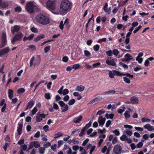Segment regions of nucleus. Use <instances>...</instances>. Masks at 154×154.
Masks as SVG:
<instances>
[{
    "label": "nucleus",
    "mask_w": 154,
    "mask_h": 154,
    "mask_svg": "<svg viewBox=\"0 0 154 154\" xmlns=\"http://www.w3.org/2000/svg\"><path fill=\"white\" fill-rule=\"evenodd\" d=\"M72 3L68 0H63L60 3L59 12L60 14H65L71 9Z\"/></svg>",
    "instance_id": "obj_1"
},
{
    "label": "nucleus",
    "mask_w": 154,
    "mask_h": 154,
    "mask_svg": "<svg viewBox=\"0 0 154 154\" xmlns=\"http://www.w3.org/2000/svg\"><path fill=\"white\" fill-rule=\"evenodd\" d=\"M35 19L37 22L42 25H47L50 23L49 18L42 14L37 15Z\"/></svg>",
    "instance_id": "obj_2"
},
{
    "label": "nucleus",
    "mask_w": 154,
    "mask_h": 154,
    "mask_svg": "<svg viewBox=\"0 0 154 154\" xmlns=\"http://www.w3.org/2000/svg\"><path fill=\"white\" fill-rule=\"evenodd\" d=\"M26 9L28 12L32 13L34 11V10H39L40 8L38 6L35 5L33 2H29L26 5Z\"/></svg>",
    "instance_id": "obj_3"
},
{
    "label": "nucleus",
    "mask_w": 154,
    "mask_h": 154,
    "mask_svg": "<svg viewBox=\"0 0 154 154\" xmlns=\"http://www.w3.org/2000/svg\"><path fill=\"white\" fill-rule=\"evenodd\" d=\"M57 2L55 0H48L46 2L47 8L51 11L55 10L56 8Z\"/></svg>",
    "instance_id": "obj_4"
},
{
    "label": "nucleus",
    "mask_w": 154,
    "mask_h": 154,
    "mask_svg": "<svg viewBox=\"0 0 154 154\" xmlns=\"http://www.w3.org/2000/svg\"><path fill=\"white\" fill-rule=\"evenodd\" d=\"M23 34L21 32L16 34L11 40V42L13 43L16 41H20L23 36Z\"/></svg>",
    "instance_id": "obj_5"
},
{
    "label": "nucleus",
    "mask_w": 154,
    "mask_h": 154,
    "mask_svg": "<svg viewBox=\"0 0 154 154\" xmlns=\"http://www.w3.org/2000/svg\"><path fill=\"white\" fill-rule=\"evenodd\" d=\"M106 63L109 65L114 66H116V64L114 60L111 57L108 58L106 61Z\"/></svg>",
    "instance_id": "obj_6"
},
{
    "label": "nucleus",
    "mask_w": 154,
    "mask_h": 154,
    "mask_svg": "<svg viewBox=\"0 0 154 154\" xmlns=\"http://www.w3.org/2000/svg\"><path fill=\"white\" fill-rule=\"evenodd\" d=\"M59 104L62 107V112H64L67 111L68 109V105L66 104L62 101L59 102Z\"/></svg>",
    "instance_id": "obj_7"
},
{
    "label": "nucleus",
    "mask_w": 154,
    "mask_h": 154,
    "mask_svg": "<svg viewBox=\"0 0 154 154\" xmlns=\"http://www.w3.org/2000/svg\"><path fill=\"white\" fill-rule=\"evenodd\" d=\"M122 148L121 146L118 145H116L113 149V152L115 154H120L122 153Z\"/></svg>",
    "instance_id": "obj_8"
},
{
    "label": "nucleus",
    "mask_w": 154,
    "mask_h": 154,
    "mask_svg": "<svg viewBox=\"0 0 154 154\" xmlns=\"http://www.w3.org/2000/svg\"><path fill=\"white\" fill-rule=\"evenodd\" d=\"M23 120L21 119L20 120V122H19L18 125L17 131V133L19 134H21L22 133V130L23 126Z\"/></svg>",
    "instance_id": "obj_9"
},
{
    "label": "nucleus",
    "mask_w": 154,
    "mask_h": 154,
    "mask_svg": "<svg viewBox=\"0 0 154 154\" xmlns=\"http://www.w3.org/2000/svg\"><path fill=\"white\" fill-rule=\"evenodd\" d=\"M46 116L45 114H38V113L36 117V120L37 122H40L42 119H45Z\"/></svg>",
    "instance_id": "obj_10"
},
{
    "label": "nucleus",
    "mask_w": 154,
    "mask_h": 154,
    "mask_svg": "<svg viewBox=\"0 0 154 154\" xmlns=\"http://www.w3.org/2000/svg\"><path fill=\"white\" fill-rule=\"evenodd\" d=\"M20 29V26H19L15 25L11 28V32L13 34L15 32L19 31Z\"/></svg>",
    "instance_id": "obj_11"
},
{
    "label": "nucleus",
    "mask_w": 154,
    "mask_h": 154,
    "mask_svg": "<svg viewBox=\"0 0 154 154\" xmlns=\"http://www.w3.org/2000/svg\"><path fill=\"white\" fill-rule=\"evenodd\" d=\"M6 34L5 32H3L2 35V47L5 46L7 43Z\"/></svg>",
    "instance_id": "obj_12"
},
{
    "label": "nucleus",
    "mask_w": 154,
    "mask_h": 154,
    "mask_svg": "<svg viewBox=\"0 0 154 154\" xmlns=\"http://www.w3.org/2000/svg\"><path fill=\"white\" fill-rule=\"evenodd\" d=\"M102 99V97L98 96L91 100L88 103V104H92L98 102Z\"/></svg>",
    "instance_id": "obj_13"
},
{
    "label": "nucleus",
    "mask_w": 154,
    "mask_h": 154,
    "mask_svg": "<svg viewBox=\"0 0 154 154\" xmlns=\"http://www.w3.org/2000/svg\"><path fill=\"white\" fill-rule=\"evenodd\" d=\"M105 121V118H103L102 116L99 117L98 120V122H99L100 125L101 126H103L104 125Z\"/></svg>",
    "instance_id": "obj_14"
},
{
    "label": "nucleus",
    "mask_w": 154,
    "mask_h": 154,
    "mask_svg": "<svg viewBox=\"0 0 154 154\" xmlns=\"http://www.w3.org/2000/svg\"><path fill=\"white\" fill-rule=\"evenodd\" d=\"M9 50L10 49L8 47H6L1 49L0 51V57L8 53Z\"/></svg>",
    "instance_id": "obj_15"
},
{
    "label": "nucleus",
    "mask_w": 154,
    "mask_h": 154,
    "mask_svg": "<svg viewBox=\"0 0 154 154\" xmlns=\"http://www.w3.org/2000/svg\"><path fill=\"white\" fill-rule=\"evenodd\" d=\"M82 118V116L80 115L74 118L73 119V122L75 123H79Z\"/></svg>",
    "instance_id": "obj_16"
},
{
    "label": "nucleus",
    "mask_w": 154,
    "mask_h": 154,
    "mask_svg": "<svg viewBox=\"0 0 154 154\" xmlns=\"http://www.w3.org/2000/svg\"><path fill=\"white\" fill-rule=\"evenodd\" d=\"M125 58L123 59V61L124 62H127L133 59L132 56L129 54H125Z\"/></svg>",
    "instance_id": "obj_17"
},
{
    "label": "nucleus",
    "mask_w": 154,
    "mask_h": 154,
    "mask_svg": "<svg viewBox=\"0 0 154 154\" xmlns=\"http://www.w3.org/2000/svg\"><path fill=\"white\" fill-rule=\"evenodd\" d=\"M34 102L32 100L29 101L27 104V106L25 109V111H26L28 109H31L34 105Z\"/></svg>",
    "instance_id": "obj_18"
},
{
    "label": "nucleus",
    "mask_w": 154,
    "mask_h": 154,
    "mask_svg": "<svg viewBox=\"0 0 154 154\" xmlns=\"http://www.w3.org/2000/svg\"><path fill=\"white\" fill-rule=\"evenodd\" d=\"M144 128L147 129V130L150 131H154V127L151 126L149 124H147L144 126Z\"/></svg>",
    "instance_id": "obj_19"
},
{
    "label": "nucleus",
    "mask_w": 154,
    "mask_h": 154,
    "mask_svg": "<svg viewBox=\"0 0 154 154\" xmlns=\"http://www.w3.org/2000/svg\"><path fill=\"white\" fill-rule=\"evenodd\" d=\"M67 23H69V20L67 18L65 20L64 23L63 21H61L60 23L59 27L61 30H63V28L64 25Z\"/></svg>",
    "instance_id": "obj_20"
},
{
    "label": "nucleus",
    "mask_w": 154,
    "mask_h": 154,
    "mask_svg": "<svg viewBox=\"0 0 154 154\" xmlns=\"http://www.w3.org/2000/svg\"><path fill=\"white\" fill-rule=\"evenodd\" d=\"M131 102L133 104H137L138 103V98L135 97H133L131 99Z\"/></svg>",
    "instance_id": "obj_21"
},
{
    "label": "nucleus",
    "mask_w": 154,
    "mask_h": 154,
    "mask_svg": "<svg viewBox=\"0 0 154 154\" xmlns=\"http://www.w3.org/2000/svg\"><path fill=\"white\" fill-rule=\"evenodd\" d=\"M41 61L40 57L39 55H38L36 58L35 61L34 63V66H38V65Z\"/></svg>",
    "instance_id": "obj_22"
},
{
    "label": "nucleus",
    "mask_w": 154,
    "mask_h": 154,
    "mask_svg": "<svg viewBox=\"0 0 154 154\" xmlns=\"http://www.w3.org/2000/svg\"><path fill=\"white\" fill-rule=\"evenodd\" d=\"M123 134H125L129 136H131L133 134V132L132 130H129L126 129L123 132Z\"/></svg>",
    "instance_id": "obj_23"
},
{
    "label": "nucleus",
    "mask_w": 154,
    "mask_h": 154,
    "mask_svg": "<svg viewBox=\"0 0 154 154\" xmlns=\"http://www.w3.org/2000/svg\"><path fill=\"white\" fill-rule=\"evenodd\" d=\"M38 111V109H37L36 107L35 106L34 107L33 109L30 111V113L29 114V115H30L31 116H32L34 114H35V113Z\"/></svg>",
    "instance_id": "obj_24"
},
{
    "label": "nucleus",
    "mask_w": 154,
    "mask_h": 154,
    "mask_svg": "<svg viewBox=\"0 0 154 154\" xmlns=\"http://www.w3.org/2000/svg\"><path fill=\"white\" fill-rule=\"evenodd\" d=\"M85 88V87L84 86L80 85L76 87V90L80 92H82L84 90Z\"/></svg>",
    "instance_id": "obj_25"
},
{
    "label": "nucleus",
    "mask_w": 154,
    "mask_h": 154,
    "mask_svg": "<svg viewBox=\"0 0 154 154\" xmlns=\"http://www.w3.org/2000/svg\"><path fill=\"white\" fill-rule=\"evenodd\" d=\"M116 91L115 90H111L105 92L103 93V95H112L115 94Z\"/></svg>",
    "instance_id": "obj_26"
},
{
    "label": "nucleus",
    "mask_w": 154,
    "mask_h": 154,
    "mask_svg": "<svg viewBox=\"0 0 154 154\" xmlns=\"http://www.w3.org/2000/svg\"><path fill=\"white\" fill-rule=\"evenodd\" d=\"M108 5L107 3H106L105 4V5L103 9L105 12L107 14H109V11L110 10L108 8Z\"/></svg>",
    "instance_id": "obj_27"
},
{
    "label": "nucleus",
    "mask_w": 154,
    "mask_h": 154,
    "mask_svg": "<svg viewBox=\"0 0 154 154\" xmlns=\"http://www.w3.org/2000/svg\"><path fill=\"white\" fill-rule=\"evenodd\" d=\"M8 97L10 99H12L13 96V91L12 90H11V89H9L8 90Z\"/></svg>",
    "instance_id": "obj_28"
},
{
    "label": "nucleus",
    "mask_w": 154,
    "mask_h": 154,
    "mask_svg": "<svg viewBox=\"0 0 154 154\" xmlns=\"http://www.w3.org/2000/svg\"><path fill=\"white\" fill-rule=\"evenodd\" d=\"M45 38V35H40L38 36V37L35 38L34 41L35 42H38L40 40V39L44 38Z\"/></svg>",
    "instance_id": "obj_29"
},
{
    "label": "nucleus",
    "mask_w": 154,
    "mask_h": 154,
    "mask_svg": "<svg viewBox=\"0 0 154 154\" xmlns=\"http://www.w3.org/2000/svg\"><path fill=\"white\" fill-rule=\"evenodd\" d=\"M8 4L7 2H2L1 6L2 8H4L8 7Z\"/></svg>",
    "instance_id": "obj_30"
},
{
    "label": "nucleus",
    "mask_w": 154,
    "mask_h": 154,
    "mask_svg": "<svg viewBox=\"0 0 154 154\" xmlns=\"http://www.w3.org/2000/svg\"><path fill=\"white\" fill-rule=\"evenodd\" d=\"M68 150L67 152V154H77V152L76 151H72L71 148L68 147Z\"/></svg>",
    "instance_id": "obj_31"
},
{
    "label": "nucleus",
    "mask_w": 154,
    "mask_h": 154,
    "mask_svg": "<svg viewBox=\"0 0 154 154\" xmlns=\"http://www.w3.org/2000/svg\"><path fill=\"white\" fill-rule=\"evenodd\" d=\"M128 137L125 134H124L120 137V139L122 141H126L127 140Z\"/></svg>",
    "instance_id": "obj_32"
},
{
    "label": "nucleus",
    "mask_w": 154,
    "mask_h": 154,
    "mask_svg": "<svg viewBox=\"0 0 154 154\" xmlns=\"http://www.w3.org/2000/svg\"><path fill=\"white\" fill-rule=\"evenodd\" d=\"M124 115L125 119H127L130 117V113L129 111H126L124 113Z\"/></svg>",
    "instance_id": "obj_33"
},
{
    "label": "nucleus",
    "mask_w": 154,
    "mask_h": 154,
    "mask_svg": "<svg viewBox=\"0 0 154 154\" xmlns=\"http://www.w3.org/2000/svg\"><path fill=\"white\" fill-rule=\"evenodd\" d=\"M34 147L35 148H38L40 146V144L39 142L37 141H33Z\"/></svg>",
    "instance_id": "obj_34"
},
{
    "label": "nucleus",
    "mask_w": 154,
    "mask_h": 154,
    "mask_svg": "<svg viewBox=\"0 0 154 154\" xmlns=\"http://www.w3.org/2000/svg\"><path fill=\"white\" fill-rule=\"evenodd\" d=\"M79 149V152H80V154H86V151L83 148L80 146Z\"/></svg>",
    "instance_id": "obj_35"
},
{
    "label": "nucleus",
    "mask_w": 154,
    "mask_h": 154,
    "mask_svg": "<svg viewBox=\"0 0 154 154\" xmlns=\"http://www.w3.org/2000/svg\"><path fill=\"white\" fill-rule=\"evenodd\" d=\"M45 150V147H40L39 148V152L40 154H44Z\"/></svg>",
    "instance_id": "obj_36"
},
{
    "label": "nucleus",
    "mask_w": 154,
    "mask_h": 154,
    "mask_svg": "<svg viewBox=\"0 0 154 154\" xmlns=\"http://www.w3.org/2000/svg\"><path fill=\"white\" fill-rule=\"evenodd\" d=\"M25 89L23 88H21L18 89L17 91V94H22L25 92Z\"/></svg>",
    "instance_id": "obj_37"
},
{
    "label": "nucleus",
    "mask_w": 154,
    "mask_h": 154,
    "mask_svg": "<svg viewBox=\"0 0 154 154\" xmlns=\"http://www.w3.org/2000/svg\"><path fill=\"white\" fill-rule=\"evenodd\" d=\"M63 135V134L62 133L60 132H58L57 133L55 134L54 138H56L62 136Z\"/></svg>",
    "instance_id": "obj_38"
},
{
    "label": "nucleus",
    "mask_w": 154,
    "mask_h": 154,
    "mask_svg": "<svg viewBox=\"0 0 154 154\" xmlns=\"http://www.w3.org/2000/svg\"><path fill=\"white\" fill-rule=\"evenodd\" d=\"M80 66V65L79 63L76 64L72 66L73 69L75 70L78 69Z\"/></svg>",
    "instance_id": "obj_39"
},
{
    "label": "nucleus",
    "mask_w": 154,
    "mask_h": 154,
    "mask_svg": "<svg viewBox=\"0 0 154 154\" xmlns=\"http://www.w3.org/2000/svg\"><path fill=\"white\" fill-rule=\"evenodd\" d=\"M136 60L140 64L142 63L143 59L142 57H137L136 59Z\"/></svg>",
    "instance_id": "obj_40"
},
{
    "label": "nucleus",
    "mask_w": 154,
    "mask_h": 154,
    "mask_svg": "<svg viewBox=\"0 0 154 154\" xmlns=\"http://www.w3.org/2000/svg\"><path fill=\"white\" fill-rule=\"evenodd\" d=\"M115 74L111 71H109V75L111 78H113Z\"/></svg>",
    "instance_id": "obj_41"
},
{
    "label": "nucleus",
    "mask_w": 154,
    "mask_h": 154,
    "mask_svg": "<svg viewBox=\"0 0 154 154\" xmlns=\"http://www.w3.org/2000/svg\"><path fill=\"white\" fill-rule=\"evenodd\" d=\"M34 60H35L34 57L33 56L31 58V59L30 60V62H29L30 67H31L33 64L34 65V64L33 63V62Z\"/></svg>",
    "instance_id": "obj_42"
},
{
    "label": "nucleus",
    "mask_w": 154,
    "mask_h": 154,
    "mask_svg": "<svg viewBox=\"0 0 154 154\" xmlns=\"http://www.w3.org/2000/svg\"><path fill=\"white\" fill-rule=\"evenodd\" d=\"M123 80L127 84H129L130 83V79H128V78H127L126 77H124L123 78Z\"/></svg>",
    "instance_id": "obj_43"
},
{
    "label": "nucleus",
    "mask_w": 154,
    "mask_h": 154,
    "mask_svg": "<svg viewBox=\"0 0 154 154\" xmlns=\"http://www.w3.org/2000/svg\"><path fill=\"white\" fill-rule=\"evenodd\" d=\"M113 133L115 134L116 136H119L120 134V133L119 129H116L115 130L112 131Z\"/></svg>",
    "instance_id": "obj_44"
},
{
    "label": "nucleus",
    "mask_w": 154,
    "mask_h": 154,
    "mask_svg": "<svg viewBox=\"0 0 154 154\" xmlns=\"http://www.w3.org/2000/svg\"><path fill=\"white\" fill-rule=\"evenodd\" d=\"M125 128L126 129H128L129 130H131L133 128V126L128 125H125L124 126Z\"/></svg>",
    "instance_id": "obj_45"
},
{
    "label": "nucleus",
    "mask_w": 154,
    "mask_h": 154,
    "mask_svg": "<svg viewBox=\"0 0 154 154\" xmlns=\"http://www.w3.org/2000/svg\"><path fill=\"white\" fill-rule=\"evenodd\" d=\"M85 130L86 129H85V128H84L82 129L80 133L79 134V136L80 137H82V135L85 134Z\"/></svg>",
    "instance_id": "obj_46"
},
{
    "label": "nucleus",
    "mask_w": 154,
    "mask_h": 154,
    "mask_svg": "<svg viewBox=\"0 0 154 154\" xmlns=\"http://www.w3.org/2000/svg\"><path fill=\"white\" fill-rule=\"evenodd\" d=\"M112 53L115 55L116 56L119 54V52L117 49H115L112 50Z\"/></svg>",
    "instance_id": "obj_47"
},
{
    "label": "nucleus",
    "mask_w": 154,
    "mask_h": 154,
    "mask_svg": "<svg viewBox=\"0 0 154 154\" xmlns=\"http://www.w3.org/2000/svg\"><path fill=\"white\" fill-rule=\"evenodd\" d=\"M113 71L115 72L116 75L117 76H122L123 75V73H121L117 71L114 70Z\"/></svg>",
    "instance_id": "obj_48"
},
{
    "label": "nucleus",
    "mask_w": 154,
    "mask_h": 154,
    "mask_svg": "<svg viewBox=\"0 0 154 154\" xmlns=\"http://www.w3.org/2000/svg\"><path fill=\"white\" fill-rule=\"evenodd\" d=\"M79 147L78 145H75L72 146V149L73 150L76 152L79 148Z\"/></svg>",
    "instance_id": "obj_49"
},
{
    "label": "nucleus",
    "mask_w": 154,
    "mask_h": 154,
    "mask_svg": "<svg viewBox=\"0 0 154 154\" xmlns=\"http://www.w3.org/2000/svg\"><path fill=\"white\" fill-rule=\"evenodd\" d=\"M29 47L31 51L35 50L36 49V47L33 45H29Z\"/></svg>",
    "instance_id": "obj_50"
},
{
    "label": "nucleus",
    "mask_w": 154,
    "mask_h": 154,
    "mask_svg": "<svg viewBox=\"0 0 154 154\" xmlns=\"http://www.w3.org/2000/svg\"><path fill=\"white\" fill-rule=\"evenodd\" d=\"M119 64L120 65L122 66L125 69H127L128 68V65L122 62H120L119 63Z\"/></svg>",
    "instance_id": "obj_51"
},
{
    "label": "nucleus",
    "mask_w": 154,
    "mask_h": 154,
    "mask_svg": "<svg viewBox=\"0 0 154 154\" xmlns=\"http://www.w3.org/2000/svg\"><path fill=\"white\" fill-rule=\"evenodd\" d=\"M105 111L103 109L99 110L97 112V115H100L102 114H104L105 113Z\"/></svg>",
    "instance_id": "obj_52"
},
{
    "label": "nucleus",
    "mask_w": 154,
    "mask_h": 154,
    "mask_svg": "<svg viewBox=\"0 0 154 154\" xmlns=\"http://www.w3.org/2000/svg\"><path fill=\"white\" fill-rule=\"evenodd\" d=\"M141 120L143 122H150L151 121V120L150 119H148L147 118H143L141 119Z\"/></svg>",
    "instance_id": "obj_53"
},
{
    "label": "nucleus",
    "mask_w": 154,
    "mask_h": 154,
    "mask_svg": "<svg viewBox=\"0 0 154 154\" xmlns=\"http://www.w3.org/2000/svg\"><path fill=\"white\" fill-rule=\"evenodd\" d=\"M69 93V91L67 89H64L63 90V91H62V94L64 95H65L67 94H68Z\"/></svg>",
    "instance_id": "obj_54"
},
{
    "label": "nucleus",
    "mask_w": 154,
    "mask_h": 154,
    "mask_svg": "<svg viewBox=\"0 0 154 154\" xmlns=\"http://www.w3.org/2000/svg\"><path fill=\"white\" fill-rule=\"evenodd\" d=\"M84 53L85 55L87 57H89L91 55L90 53L87 50H85Z\"/></svg>",
    "instance_id": "obj_55"
},
{
    "label": "nucleus",
    "mask_w": 154,
    "mask_h": 154,
    "mask_svg": "<svg viewBox=\"0 0 154 154\" xmlns=\"http://www.w3.org/2000/svg\"><path fill=\"white\" fill-rule=\"evenodd\" d=\"M93 48L95 51H97L99 49L100 46L98 45H96L94 46Z\"/></svg>",
    "instance_id": "obj_56"
},
{
    "label": "nucleus",
    "mask_w": 154,
    "mask_h": 154,
    "mask_svg": "<svg viewBox=\"0 0 154 154\" xmlns=\"http://www.w3.org/2000/svg\"><path fill=\"white\" fill-rule=\"evenodd\" d=\"M75 102V100L74 99H72L70 100L68 102V104L69 105H73Z\"/></svg>",
    "instance_id": "obj_57"
},
{
    "label": "nucleus",
    "mask_w": 154,
    "mask_h": 154,
    "mask_svg": "<svg viewBox=\"0 0 154 154\" xmlns=\"http://www.w3.org/2000/svg\"><path fill=\"white\" fill-rule=\"evenodd\" d=\"M101 64L100 63L98 62L93 64L92 66L94 68H97L99 67Z\"/></svg>",
    "instance_id": "obj_58"
},
{
    "label": "nucleus",
    "mask_w": 154,
    "mask_h": 154,
    "mask_svg": "<svg viewBox=\"0 0 154 154\" xmlns=\"http://www.w3.org/2000/svg\"><path fill=\"white\" fill-rule=\"evenodd\" d=\"M45 97L47 100H49L51 98V96L50 93H46L45 94Z\"/></svg>",
    "instance_id": "obj_59"
},
{
    "label": "nucleus",
    "mask_w": 154,
    "mask_h": 154,
    "mask_svg": "<svg viewBox=\"0 0 154 154\" xmlns=\"http://www.w3.org/2000/svg\"><path fill=\"white\" fill-rule=\"evenodd\" d=\"M43 129L45 132H47L49 130V127L48 125H45L43 127Z\"/></svg>",
    "instance_id": "obj_60"
},
{
    "label": "nucleus",
    "mask_w": 154,
    "mask_h": 154,
    "mask_svg": "<svg viewBox=\"0 0 154 154\" xmlns=\"http://www.w3.org/2000/svg\"><path fill=\"white\" fill-rule=\"evenodd\" d=\"M106 55L109 56H111L112 55V51L111 50H109L106 51Z\"/></svg>",
    "instance_id": "obj_61"
},
{
    "label": "nucleus",
    "mask_w": 154,
    "mask_h": 154,
    "mask_svg": "<svg viewBox=\"0 0 154 154\" xmlns=\"http://www.w3.org/2000/svg\"><path fill=\"white\" fill-rule=\"evenodd\" d=\"M51 144L49 142H47L44 143L43 146L45 148H48L51 146Z\"/></svg>",
    "instance_id": "obj_62"
},
{
    "label": "nucleus",
    "mask_w": 154,
    "mask_h": 154,
    "mask_svg": "<svg viewBox=\"0 0 154 154\" xmlns=\"http://www.w3.org/2000/svg\"><path fill=\"white\" fill-rule=\"evenodd\" d=\"M31 30L33 32L36 33L38 32V29L37 28L34 27H32L30 28Z\"/></svg>",
    "instance_id": "obj_63"
},
{
    "label": "nucleus",
    "mask_w": 154,
    "mask_h": 154,
    "mask_svg": "<svg viewBox=\"0 0 154 154\" xmlns=\"http://www.w3.org/2000/svg\"><path fill=\"white\" fill-rule=\"evenodd\" d=\"M50 46H48L46 47H45L44 49L45 52V53H47L50 50Z\"/></svg>",
    "instance_id": "obj_64"
}]
</instances>
